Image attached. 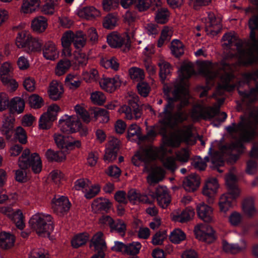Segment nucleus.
Returning a JSON list of instances; mask_svg holds the SVG:
<instances>
[{"label":"nucleus","mask_w":258,"mask_h":258,"mask_svg":"<svg viewBox=\"0 0 258 258\" xmlns=\"http://www.w3.org/2000/svg\"><path fill=\"white\" fill-rule=\"evenodd\" d=\"M258 110L252 111L249 117L240 116V121L232 122L226 127L227 133L232 136L235 141L222 146V151L227 155V161L231 164L235 163L245 149L244 143L253 141L258 135Z\"/></svg>","instance_id":"nucleus-1"},{"label":"nucleus","mask_w":258,"mask_h":258,"mask_svg":"<svg viewBox=\"0 0 258 258\" xmlns=\"http://www.w3.org/2000/svg\"><path fill=\"white\" fill-rule=\"evenodd\" d=\"M75 110L76 115L65 114L59 119L58 126L62 133L69 135L79 132L82 136H85L87 134L88 129L83 125L80 119L86 123L91 120H95L99 117H103V122H107L109 119L108 111L104 108L91 107L89 111H87L84 108L77 104L75 106Z\"/></svg>","instance_id":"nucleus-2"},{"label":"nucleus","mask_w":258,"mask_h":258,"mask_svg":"<svg viewBox=\"0 0 258 258\" xmlns=\"http://www.w3.org/2000/svg\"><path fill=\"white\" fill-rule=\"evenodd\" d=\"M258 70L249 73H243L242 78L235 84L231 85L227 83L226 85L229 87V90L236 89L238 94L243 102H252L258 98ZM250 156L258 159V143L252 147Z\"/></svg>","instance_id":"nucleus-3"},{"label":"nucleus","mask_w":258,"mask_h":258,"mask_svg":"<svg viewBox=\"0 0 258 258\" xmlns=\"http://www.w3.org/2000/svg\"><path fill=\"white\" fill-rule=\"evenodd\" d=\"M164 98L167 101L160 116H164V118L159 120L160 125L157 126L158 134L162 136L166 141V144L173 147H178L181 141L179 138L172 139L168 136V127L172 126V119L173 117V111L175 107V102L181 100V92L179 88L174 89L171 96L168 90L164 91Z\"/></svg>","instance_id":"nucleus-4"},{"label":"nucleus","mask_w":258,"mask_h":258,"mask_svg":"<svg viewBox=\"0 0 258 258\" xmlns=\"http://www.w3.org/2000/svg\"><path fill=\"white\" fill-rule=\"evenodd\" d=\"M152 199L146 195H142L134 188L130 189L127 192V201L133 204L137 203L152 204L156 199L160 206L162 208H166L171 202V198L167 190L163 187L159 186L155 189L154 192L150 195Z\"/></svg>","instance_id":"nucleus-5"},{"label":"nucleus","mask_w":258,"mask_h":258,"mask_svg":"<svg viewBox=\"0 0 258 258\" xmlns=\"http://www.w3.org/2000/svg\"><path fill=\"white\" fill-rule=\"evenodd\" d=\"M29 223L39 235H49L54 229L53 218L48 214L38 213L31 217Z\"/></svg>","instance_id":"nucleus-6"},{"label":"nucleus","mask_w":258,"mask_h":258,"mask_svg":"<svg viewBox=\"0 0 258 258\" xmlns=\"http://www.w3.org/2000/svg\"><path fill=\"white\" fill-rule=\"evenodd\" d=\"M237 178L234 174H230L227 177L226 184L228 193L223 194L219 202L220 210L221 212H226L232 207L233 202L235 201L239 195V189L236 184Z\"/></svg>","instance_id":"nucleus-7"},{"label":"nucleus","mask_w":258,"mask_h":258,"mask_svg":"<svg viewBox=\"0 0 258 258\" xmlns=\"http://www.w3.org/2000/svg\"><path fill=\"white\" fill-rule=\"evenodd\" d=\"M19 166L23 169L31 168L37 174L42 170V161L38 154L31 153L29 149L24 150L19 158Z\"/></svg>","instance_id":"nucleus-8"},{"label":"nucleus","mask_w":258,"mask_h":258,"mask_svg":"<svg viewBox=\"0 0 258 258\" xmlns=\"http://www.w3.org/2000/svg\"><path fill=\"white\" fill-rule=\"evenodd\" d=\"M16 44L18 47L23 48L28 53L41 50L42 46V43L38 39L32 37L24 31L18 33Z\"/></svg>","instance_id":"nucleus-9"},{"label":"nucleus","mask_w":258,"mask_h":258,"mask_svg":"<svg viewBox=\"0 0 258 258\" xmlns=\"http://www.w3.org/2000/svg\"><path fill=\"white\" fill-rule=\"evenodd\" d=\"M24 107L25 102L20 97H14L10 101L6 93H0V111L9 108L11 113L20 114L23 111Z\"/></svg>","instance_id":"nucleus-10"},{"label":"nucleus","mask_w":258,"mask_h":258,"mask_svg":"<svg viewBox=\"0 0 258 258\" xmlns=\"http://www.w3.org/2000/svg\"><path fill=\"white\" fill-rule=\"evenodd\" d=\"M15 119L6 120L4 123L1 131L3 134L6 135L8 139H10L14 133V137L16 140L22 144H25L27 142V135L25 130L22 126H18L14 131V121Z\"/></svg>","instance_id":"nucleus-11"},{"label":"nucleus","mask_w":258,"mask_h":258,"mask_svg":"<svg viewBox=\"0 0 258 258\" xmlns=\"http://www.w3.org/2000/svg\"><path fill=\"white\" fill-rule=\"evenodd\" d=\"M100 220L102 224L109 227L110 232L117 233L121 237L125 235L126 224L122 219H113L109 215H103Z\"/></svg>","instance_id":"nucleus-12"},{"label":"nucleus","mask_w":258,"mask_h":258,"mask_svg":"<svg viewBox=\"0 0 258 258\" xmlns=\"http://www.w3.org/2000/svg\"><path fill=\"white\" fill-rule=\"evenodd\" d=\"M59 109V107L56 105L49 107L47 112L43 114L39 119V128L45 130L50 128L53 122L56 120Z\"/></svg>","instance_id":"nucleus-13"},{"label":"nucleus","mask_w":258,"mask_h":258,"mask_svg":"<svg viewBox=\"0 0 258 258\" xmlns=\"http://www.w3.org/2000/svg\"><path fill=\"white\" fill-rule=\"evenodd\" d=\"M54 141L58 147L66 150L79 148L81 146V142L80 140H76L72 136L60 134H55Z\"/></svg>","instance_id":"nucleus-14"},{"label":"nucleus","mask_w":258,"mask_h":258,"mask_svg":"<svg viewBox=\"0 0 258 258\" xmlns=\"http://www.w3.org/2000/svg\"><path fill=\"white\" fill-rule=\"evenodd\" d=\"M52 207L54 211L60 215L67 214L72 206L69 199L65 196H59L58 198H54L51 201Z\"/></svg>","instance_id":"nucleus-15"},{"label":"nucleus","mask_w":258,"mask_h":258,"mask_svg":"<svg viewBox=\"0 0 258 258\" xmlns=\"http://www.w3.org/2000/svg\"><path fill=\"white\" fill-rule=\"evenodd\" d=\"M258 6V0H255ZM248 26L250 30L249 38L252 48L258 52V15H253L248 20Z\"/></svg>","instance_id":"nucleus-16"},{"label":"nucleus","mask_w":258,"mask_h":258,"mask_svg":"<svg viewBox=\"0 0 258 258\" xmlns=\"http://www.w3.org/2000/svg\"><path fill=\"white\" fill-rule=\"evenodd\" d=\"M0 79L3 83L11 87L12 91H15L18 88L17 82L12 78L11 66L7 62L4 63L1 66Z\"/></svg>","instance_id":"nucleus-17"},{"label":"nucleus","mask_w":258,"mask_h":258,"mask_svg":"<svg viewBox=\"0 0 258 258\" xmlns=\"http://www.w3.org/2000/svg\"><path fill=\"white\" fill-rule=\"evenodd\" d=\"M205 31L208 35H217L221 30L220 20L213 13H209L206 19Z\"/></svg>","instance_id":"nucleus-18"},{"label":"nucleus","mask_w":258,"mask_h":258,"mask_svg":"<svg viewBox=\"0 0 258 258\" xmlns=\"http://www.w3.org/2000/svg\"><path fill=\"white\" fill-rule=\"evenodd\" d=\"M122 110L128 119L134 118L138 119L141 117L142 114V107L135 100H130L127 105L122 107Z\"/></svg>","instance_id":"nucleus-19"},{"label":"nucleus","mask_w":258,"mask_h":258,"mask_svg":"<svg viewBox=\"0 0 258 258\" xmlns=\"http://www.w3.org/2000/svg\"><path fill=\"white\" fill-rule=\"evenodd\" d=\"M208 153L210 157L206 156L204 158L205 161L209 162L211 160V167L220 173L222 172L223 170H221L220 167L223 166L225 164V160L223 157L218 152L213 151L212 146L209 148Z\"/></svg>","instance_id":"nucleus-20"},{"label":"nucleus","mask_w":258,"mask_h":258,"mask_svg":"<svg viewBox=\"0 0 258 258\" xmlns=\"http://www.w3.org/2000/svg\"><path fill=\"white\" fill-rule=\"evenodd\" d=\"M161 4V1L157 0L152 9L155 11V20L157 23L164 24L168 21L170 13L168 9L162 7Z\"/></svg>","instance_id":"nucleus-21"},{"label":"nucleus","mask_w":258,"mask_h":258,"mask_svg":"<svg viewBox=\"0 0 258 258\" xmlns=\"http://www.w3.org/2000/svg\"><path fill=\"white\" fill-rule=\"evenodd\" d=\"M101 88L107 92L112 93L119 88L122 81L118 76L113 78H103L99 80Z\"/></svg>","instance_id":"nucleus-22"},{"label":"nucleus","mask_w":258,"mask_h":258,"mask_svg":"<svg viewBox=\"0 0 258 258\" xmlns=\"http://www.w3.org/2000/svg\"><path fill=\"white\" fill-rule=\"evenodd\" d=\"M219 187L217 178H209L205 184L203 188V194L207 196L210 201H213Z\"/></svg>","instance_id":"nucleus-23"},{"label":"nucleus","mask_w":258,"mask_h":258,"mask_svg":"<svg viewBox=\"0 0 258 258\" xmlns=\"http://www.w3.org/2000/svg\"><path fill=\"white\" fill-rule=\"evenodd\" d=\"M201 183L200 177L196 174H191L183 180V186L188 192H194Z\"/></svg>","instance_id":"nucleus-24"},{"label":"nucleus","mask_w":258,"mask_h":258,"mask_svg":"<svg viewBox=\"0 0 258 258\" xmlns=\"http://www.w3.org/2000/svg\"><path fill=\"white\" fill-rule=\"evenodd\" d=\"M103 236V234L101 232L94 235L90 241V245L94 247L95 250L97 251L96 253L105 255L104 251L107 246Z\"/></svg>","instance_id":"nucleus-25"},{"label":"nucleus","mask_w":258,"mask_h":258,"mask_svg":"<svg viewBox=\"0 0 258 258\" xmlns=\"http://www.w3.org/2000/svg\"><path fill=\"white\" fill-rule=\"evenodd\" d=\"M119 149V141L117 139L113 140L110 143V147L106 150L104 156V161L106 162H109L115 160L117 158Z\"/></svg>","instance_id":"nucleus-26"},{"label":"nucleus","mask_w":258,"mask_h":258,"mask_svg":"<svg viewBox=\"0 0 258 258\" xmlns=\"http://www.w3.org/2000/svg\"><path fill=\"white\" fill-rule=\"evenodd\" d=\"M207 117L209 119H215L218 123H214V126L219 127L221 123L225 121L227 117V114L222 112H221L219 108L211 107L210 110L206 112Z\"/></svg>","instance_id":"nucleus-27"},{"label":"nucleus","mask_w":258,"mask_h":258,"mask_svg":"<svg viewBox=\"0 0 258 258\" xmlns=\"http://www.w3.org/2000/svg\"><path fill=\"white\" fill-rule=\"evenodd\" d=\"M16 240L15 235L10 232L2 231L0 233V247L8 250L14 245Z\"/></svg>","instance_id":"nucleus-28"},{"label":"nucleus","mask_w":258,"mask_h":258,"mask_svg":"<svg viewBox=\"0 0 258 258\" xmlns=\"http://www.w3.org/2000/svg\"><path fill=\"white\" fill-rule=\"evenodd\" d=\"M197 212L199 217L206 222L212 221L213 209L211 207L204 203H202L197 206Z\"/></svg>","instance_id":"nucleus-29"},{"label":"nucleus","mask_w":258,"mask_h":258,"mask_svg":"<svg viewBox=\"0 0 258 258\" xmlns=\"http://www.w3.org/2000/svg\"><path fill=\"white\" fill-rule=\"evenodd\" d=\"M111 206V202L108 199L102 197L95 199L92 203V207L97 212H108Z\"/></svg>","instance_id":"nucleus-30"},{"label":"nucleus","mask_w":258,"mask_h":258,"mask_svg":"<svg viewBox=\"0 0 258 258\" xmlns=\"http://www.w3.org/2000/svg\"><path fill=\"white\" fill-rule=\"evenodd\" d=\"M43 56L48 60H54L58 55V52L54 43L48 41L43 48Z\"/></svg>","instance_id":"nucleus-31"},{"label":"nucleus","mask_w":258,"mask_h":258,"mask_svg":"<svg viewBox=\"0 0 258 258\" xmlns=\"http://www.w3.org/2000/svg\"><path fill=\"white\" fill-rule=\"evenodd\" d=\"M107 42L111 47L117 48L124 44L125 39L118 33L113 32L107 35Z\"/></svg>","instance_id":"nucleus-32"},{"label":"nucleus","mask_w":258,"mask_h":258,"mask_svg":"<svg viewBox=\"0 0 258 258\" xmlns=\"http://www.w3.org/2000/svg\"><path fill=\"white\" fill-rule=\"evenodd\" d=\"M77 14L80 17L90 19L99 16L100 12L94 7L90 6L83 7L79 9L78 11Z\"/></svg>","instance_id":"nucleus-33"},{"label":"nucleus","mask_w":258,"mask_h":258,"mask_svg":"<svg viewBox=\"0 0 258 258\" xmlns=\"http://www.w3.org/2000/svg\"><path fill=\"white\" fill-rule=\"evenodd\" d=\"M197 237L200 240L209 243L213 242L216 239L215 231L212 227H208L206 231L200 229L197 232Z\"/></svg>","instance_id":"nucleus-34"},{"label":"nucleus","mask_w":258,"mask_h":258,"mask_svg":"<svg viewBox=\"0 0 258 258\" xmlns=\"http://www.w3.org/2000/svg\"><path fill=\"white\" fill-rule=\"evenodd\" d=\"M151 158V154L149 150H145L143 152H137L132 158L134 165L139 166L142 162L147 163Z\"/></svg>","instance_id":"nucleus-35"},{"label":"nucleus","mask_w":258,"mask_h":258,"mask_svg":"<svg viewBox=\"0 0 258 258\" xmlns=\"http://www.w3.org/2000/svg\"><path fill=\"white\" fill-rule=\"evenodd\" d=\"M62 85L58 83H51L48 91L49 97L53 100H59L63 93Z\"/></svg>","instance_id":"nucleus-36"},{"label":"nucleus","mask_w":258,"mask_h":258,"mask_svg":"<svg viewBox=\"0 0 258 258\" xmlns=\"http://www.w3.org/2000/svg\"><path fill=\"white\" fill-rule=\"evenodd\" d=\"M74 33L68 31L64 33L61 39L62 46L63 48V53L66 54L71 55L70 46L73 43Z\"/></svg>","instance_id":"nucleus-37"},{"label":"nucleus","mask_w":258,"mask_h":258,"mask_svg":"<svg viewBox=\"0 0 258 258\" xmlns=\"http://www.w3.org/2000/svg\"><path fill=\"white\" fill-rule=\"evenodd\" d=\"M40 5V0H24L21 8L23 13H31L36 11Z\"/></svg>","instance_id":"nucleus-38"},{"label":"nucleus","mask_w":258,"mask_h":258,"mask_svg":"<svg viewBox=\"0 0 258 258\" xmlns=\"http://www.w3.org/2000/svg\"><path fill=\"white\" fill-rule=\"evenodd\" d=\"M195 214V212L192 209L186 208L183 210L180 214H177L174 215V220L181 223H185L189 221Z\"/></svg>","instance_id":"nucleus-39"},{"label":"nucleus","mask_w":258,"mask_h":258,"mask_svg":"<svg viewBox=\"0 0 258 258\" xmlns=\"http://www.w3.org/2000/svg\"><path fill=\"white\" fill-rule=\"evenodd\" d=\"M89 234L87 233H81L74 236L71 241V244L74 248H77L87 242L89 240Z\"/></svg>","instance_id":"nucleus-40"},{"label":"nucleus","mask_w":258,"mask_h":258,"mask_svg":"<svg viewBox=\"0 0 258 258\" xmlns=\"http://www.w3.org/2000/svg\"><path fill=\"white\" fill-rule=\"evenodd\" d=\"M11 220L15 224L16 227L20 229H23L25 227L24 216L20 210H17L10 215Z\"/></svg>","instance_id":"nucleus-41"},{"label":"nucleus","mask_w":258,"mask_h":258,"mask_svg":"<svg viewBox=\"0 0 258 258\" xmlns=\"http://www.w3.org/2000/svg\"><path fill=\"white\" fill-rule=\"evenodd\" d=\"M222 40L224 41H227V42L224 43V45L229 49H232V46H236L237 49L242 47V44L237 41V39L234 35L226 33L223 35Z\"/></svg>","instance_id":"nucleus-42"},{"label":"nucleus","mask_w":258,"mask_h":258,"mask_svg":"<svg viewBox=\"0 0 258 258\" xmlns=\"http://www.w3.org/2000/svg\"><path fill=\"white\" fill-rule=\"evenodd\" d=\"M47 26V20L42 16L35 18L31 23V26L33 30L39 32L44 31Z\"/></svg>","instance_id":"nucleus-43"},{"label":"nucleus","mask_w":258,"mask_h":258,"mask_svg":"<svg viewBox=\"0 0 258 258\" xmlns=\"http://www.w3.org/2000/svg\"><path fill=\"white\" fill-rule=\"evenodd\" d=\"M71 62L68 59L60 60L55 68V74L57 76H61L64 74L70 68Z\"/></svg>","instance_id":"nucleus-44"},{"label":"nucleus","mask_w":258,"mask_h":258,"mask_svg":"<svg viewBox=\"0 0 258 258\" xmlns=\"http://www.w3.org/2000/svg\"><path fill=\"white\" fill-rule=\"evenodd\" d=\"M170 50L172 55L176 57H180L184 53L183 45L178 39H174L171 43Z\"/></svg>","instance_id":"nucleus-45"},{"label":"nucleus","mask_w":258,"mask_h":258,"mask_svg":"<svg viewBox=\"0 0 258 258\" xmlns=\"http://www.w3.org/2000/svg\"><path fill=\"white\" fill-rule=\"evenodd\" d=\"M242 210L244 214L249 217H252L256 212L254 203L251 199H245L242 204Z\"/></svg>","instance_id":"nucleus-46"},{"label":"nucleus","mask_w":258,"mask_h":258,"mask_svg":"<svg viewBox=\"0 0 258 258\" xmlns=\"http://www.w3.org/2000/svg\"><path fill=\"white\" fill-rule=\"evenodd\" d=\"M158 66L160 68L159 77L161 81L164 82L167 76L171 73L170 69L171 66L169 63L165 61L159 62Z\"/></svg>","instance_id":"nucleus-47"},{"label":"nucleus","mask_w":258,"mask_h":258,"mask_svg":"<svg viewBox=\"0 0 258 258\" xmlns=\"http://www.w3.org/2000/svg\"><path fill=\"white\" fill-rule=\"evenodd\" d=\"M222 245L225 251L232 254L239 253L244 249L243 247L240 246L237 243H229L225 240L223 241Z\"/></svg>","instance_id":"nucleus-48"},{"label":"nucleus","mask_w":258,"mask_h":258,"mask_svg":"<svg viewBox=\"0 0 258 258\" xmlns=\"http://www.w3.org/2000/svg\"><path fill=\"white\" fill-rule=\"evenodd\" d=\"M157 0H135L134 4L140 12H143L148 10L150 7L155 6Z\"/></svg>","instance_id":"nucleus-49"},{"label":"nucleus","mask_w":258,"mask_h":258,"mask_svg":"<svg viewBox=\"0 0 258 258\" xmlns=\"http://www.w3.org/2000/svg\"><path fill=\"white\" fill-rule=\"evenodd\" d=\"M128 72L132 79L139 81V82L144 80L145 73L143 70L137 67H132Z\"/></svg>","instance_id":"nucleus-50"},{"label":"nucleus","mask_w":258,"mask_h":258,"mask_svg":"<svg viewBox=\"0 0 258 258\" xmlns=\"http://www.w3.org/2000/svg\"><path fill=\"white\" fill-rule=\"evenodd\" d=\"M28 102L30 106L35 109L40 108L44 105L42 98L36 94H32L29 97Z\"/></svg>","instance_id":"nucleus-51"},{"label":"nucleus","mask_w":258,"mask_h":258,"mask_svg":"<svg viewBox=\"0 0 258 258\" xmlns=\"http://www.w3.org/2000/svg\"><path fill=\"white\" fill-rule=\"evenodd\" d=\"M65 83L71 89H76L81 84V81L75 75L68 74L65 79Z\"/></svg>","instance_id":"nucleus-52"},{"label":"nucleus","mask_w":258,"mask_h":258,"mask_svg":"<svg viewBox=\"0 0 258 258\" xmlns=\"http://www.w3.org/2000/svg\"><path fill=\"white\" fill-rule=\"evenodd\" d=\"M185 233L181 230L177 229L173 231L170 235V241L174 243H179L185 239Z\"/></svg>","instance_id":"nucleus-53"},{"label":"nucleus","mask_w":258,"mask_h":258,"mask_svg":"<svg viewBox=\"0 0 258 258\" xmlns=\"http://www.w3.org/2000/svg\"><path fill=\"white\" fill-rule=\"evenodd\" d=\"M138 93L142 97H146L149 95L151 91L150 85L144 81H140L137 85Z\"/></svg>","instance_id":"nucleus-54"},{"label":"nucleus","mask_w":258,"mask_h":258,"mask_svg":"<svg viewBox=\"0 0 258 258\" xmlns=\"http://www.w3.org/2000/svg\"><path fill=\"white\" fill-rule=\"evenodd\" d=\"M91 101L95 104L101 105L105 101L104 94L100 91H95L91 93L90 97Z\"/></svg>","instance_id":"nucleus-55"},{"label":"nucleus","mask_w":258,"mask_h":258,"mask_svg":"<svg viewBox=\"0 0 258 258\" xmlns=\"http://www.w3.org/2000/svg\"><path fill=\"white\" fill-rule=\"evenodd\" d=\"M141 247V244L139 242H133L126 244L125 254L131 255L137 254Z\"/></svg>","instance_id":"nucleus-56"},{"label":"nucleus","mask_w":258,"mask_h":258,"mask_svg":"<svg viewBox=\"0 0 258 258\" xmlns=\"http://www.w3.org/2000/svg\"><path fill=\"white\" fill-rule=\"evenodd\" d=\"M46 158L51 161L61 162L64 159L63 156L58 152L48 149L45 153Z\"/></svg>","instance_id":"nucleus-57"},{"label":"nucleus","mask_w":258,"mask_h":258,"mask_svg":"<svg viewBox=\"0 0 258 258\" xmlns=\"http://www.w3.org/2000/svg\"><path fill=\"white\" fill-rule=\"evenodd\" d=\"M116 24V18L112 14H109L103 20V25L105 28L113 29Z\"/></svg>","instance_id":"nucleus-58"},{"label":"nucleus","mask_w":258,"mask_h":258,"mask_svg":"<svg viewBox=\"0 0 258 258\" xmlns=\"http://www.w3.org/2000/svg\"><path fill=\"white\" fill-rule=\"evenodd\" d=\"M100 190V188L98 185H94L91 187L88 185L85 189V197L87 199H91L96 196Z\"/></svg>","instance_id":"nucleus-59"},{"label":"nucleus","mask_w":258,"mask_h":258,"mask_svg":"<svg viewBox=\"0 0 258 258\" xmlns=\"http://www.w3.org/2000/svg\"><path fill=\"white\" fill-rule=\"evenodd\" d=\"M169 28L167 26L164 27L162 29L160 38L158 39L157 46L161 47L165 41H169L170 39L171 35L169 33Z\"/></svg>","instance_id":"nucleus-60"},{"label":"nucleus","mask_w":258,"mask_h":258,"mask_svg":"<svg viewBox=\"0 0 258 258\" xmlns=\"http://www.w3.org/2000/svg\"><path fill=\"white\" fill-rule=\"evenodd\" d=\"M101 65L105 69L111 68L114 71H117L119 68V63L114 57L107 60H102Z\"/></svg>","instance_id":"nucleus-61"},{"label":"nucleus","mask_w":258,"mask_h":258,"mask_svg":"<svg viewBox=\"0 0 258 258\" xmlns=\"http://www.w3.org/2000/svg\"><path fill=\"white\" fill-rule=\"evenodd\" d=\"M186 116L182 111H178L175 114L173 113V117L172 119V126L168 127V132H169V129L173 128L175 125L178 123H182L186 120ZM167 135H168V134Z\"/></svg>","instance_id":"nucleus-62"},{"label":"nucleus","mask_w":258,"mask_h":258,"mask_svg":"<svg viewBox=\"0 0 258 258\" xmlns=\"http://www.w3.org/2000/svg\"><path fill=\"white\" fill-rule=\"evenodd\" d=\"M29 258H49L47 252L43 249L32 250L29 254Z\"/></svg>","instance_id":"nucleus-63"},{"label":"nucleus","mask_w":258,"mask_h":258,"mask_svg":"<svg viewBox=\"0 0 258 258\" xmlns=\"http://www.w3.org/2000/svg\"><path fill=\"white\" fill-rule=\"evenodd\" d=\"M114 199L120 204L126 205L128 203L126 194L123 190H118L116 192Z\"/></svg>","instance_id":"nucleus-64"}]
</instances>
